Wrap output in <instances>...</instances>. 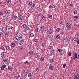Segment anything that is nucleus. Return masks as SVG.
Masks as SVG:
<instances>
[{"label": "nucleus", "mask_w": 79, "mask_h": 79, "mask_svg": "<svg viewBox=\"0 0 79 79\" xmlns=\"http://www.w3.org/2000/svg\"><path fill=\"white\" fill-rule=\"evenodd\" d=\"M23 35L21 33H17L15 35V39L17 40H20L22 39Z\"/></svg>", "instance_id": "nucleus-1"}, {"label": "nucleus", "mask_w": 79, "mask_h": 79, "mask_svg": "<svg viewBox=\"0 0 79 79\" xmlns=\"http://www.w3.org/2000/svg\"><path fill=\"white\" fill-rule=\"evenodd\" d=\"M66 27H68V29H69L71 27V25L70 23H68L66 24Z\"/></svg>", "instance_id": "nucleus-2"}, {"label": "nucleus", "mask_w": 79, "mask_h": 79, "mask_svg": "<svg viewBox=\"0 0 79 79\" xmlns=\"http://www.w3.org/2000/svg\"><path fill=\"white\" fill-rule=\"evenodd\" d=\"M73 57H74L73 59H74L75 60L77 58V54L76 52H75L74 54Z\"/></svg>", "instance_id": "nucleus-3"}, {"label": "nucleus", "mask_w": 79, "mask_h": 79, "mask_svg": "<svg viewBox=\"0 0 79 79\" xmlns=\"http://www.w3.org/2000/svg\"><path fill=\"white\" fill-rule=\"evenodd\" d=\"M49 69L50 70H53V64H51L49 67Z\"/></svg>", "instance_id": "nucleus-4"}, {"label": "nucleus", "mask_w": 79, "mask_h": 79, "mask_svg": "<svg viewBox=\"0 0 79 79\" xmlns=\"http://www.w3.org/2000/svg\"><path fill=\"white\" fill-rule=\"evenodd\" d=\"M51 55H55V51L54 50H52L51 51Z\"/></svg>", "instance_id": "nucleus-5"}, {"label": "nucleus", "mask_w": 79, "mask_h": 79, "mask_svg": "<svg viewBox=\"0 0 79 79\" xmlns=\"http://www.w3.org/2000/svg\"><path fill=\"white\" fill-rule=\"evenodd\" d=\"M14 16V20H16L17 19H18V17H17V16H16V14L15 13L13 15Z\"/></svg>", "instance_id": "nucleus-6"}, {"label": "nucleus", "mask_w": 79, "mask_h": 79, "mask_svg": "<svg viewBox=\"0 0 79 79\" xmlns=\"http://www.w3.org/2000/svg\"><path fill=\"white\" fill-rule=\"evenodd\" d=\"M53 39V35H52L50 37L49 39L50 40V41H52Z\"/></svg>", "instance_id": "nucleus-7"}, {"label": "nucleus", "mask_w": 79, "mask_h": 79, "mask_svg": "<svg viewBox=\"0 0 79 79\" xmlns=\"http://www.w3.org/2000/svg\"><path fill=\"white\" fill-rule=\"evenodd\" d=\"M39 61H41V62H44V57H41L40 58Z\"/></svg>", "instance_id": "nucleus-8"}, {"label": "nucleus", "mask_w": 79, "mask_h": 79, "mask_svg": "<svg viewBox=\"0 0 79 79\" xmlns=\"http://www.w3.org/2000/svg\"><path fill=\"white\" fill-rule=\"evenodd\" d=\"M24 39H22L20 41L19 44L20 45H22L23 43H24Z\"/></svg>", "instance_id": "nucleus-9"}, {"label": "nucleus", "mask_w": 79, "mask_h": 79, "mask_svg": "<svg viewBox=\"0 0 79 79\" xmlns=\"http://www.w3.org/2000/svg\"><path fill=\"white\" fill-rule=\"evenodd\" d=\"M35 56L36 58H37L39 57V54L38 53H35Z\"/></svg>", "instance_id": "nucleus-10"}, {"label": "nucleus", "mask_w": 79, "mask_h": 79, "mask_svg": "<svg viewBox=\"0 0 79 79\" xmlns=\"http://www.w3.org/2000/svg\"><path fill=\"white\" fill-rule=\"evenodd\" d=\"M13 26L12 25H9L8 26V29H12L13 28Z\"/></svg>", "instance_id": "nucleus-11"}, {"label": "nucleus", "mask_w": 79, "mask_h": 79, "mask_svg": "<svg viewBox=\"0 0 79 79\" xmlns=\"http://www.w3.org/2000/svg\"><path fill=\"white\" fill-rule=\"evenodd\" d=\"M52 29L51 28H49V30L48 31V34L50 35L51 34H52Z\"/></svg>", "instance_id": "nucleus-12"}, {"label": "nucleus", "mask_w": 79, "mask_h": 79, "mask_svg": "<svg viewBox=\"0 0 79 79\" xmlns=\"http://www.w3.org/2000/svg\"><path fill=\"white\" fill-rule=\"evenodd\" d=\"M40 29H41L42 31H44V25L43 26L42 25L41 27H40Z\"/></svg>", "instance_id": "nucleus-13"}, {"label": "nucleus", "mask_w": 79, "mask_h": 79, "mask_svg": "<svg viewBox=\"0 0 79 79\" xmlns=\"http://www.w3.org/2000/svg\"><path fill=\"white\" fill-rule=\"evenodd\" d=\"M64 40L65 43L69 42V39L68 38H65L64 39Z\"/></svg>", "instance_id": "nucleus-14"}, {"label": "nucleus", "mask_w": 79, "mask_h": 79, "mask_svg": "<svg viewBox=\"0 0 79 79\" xmlns=\"http://www.w3.org/2000/svg\"><path fill=\"white\" fill-rule=\"evenodd\" d=\"M26 26H27V25L26 24H23L22 25V27L24 29H25V28H26Z\"/></svg>", "instance_id": "nucleus-15"}, {"label": "nucleus", "mask_w": 79, "mask_h": 79, "mask_svg": "<svg viewBox=\"0 0 79 79\" xmlns=\"http://www.w3.org/2000/svg\"><path fill=\"white\" fill-rule=\"evenodd\" d=\"M7 3L8 4H10L11 3V0H8L7 1Z\"/></svg>", "instance_id": "nucleus-16"}, {"label": "nucleus", "mask_w": 79, "mask_h": 79, "mask_svg": "<svg viewBox=\"0 0 79 79\" xmlns=\"http://www.w3.org/2000/svg\"><path fill=\"white\" fill-rule=\"evenodd\" d=\"M8 68L9 69L10 71H12V67L11 66H8Z\"/></svg>", "instance_id": "nucleus-17"}, {"label": "nucleus", "mask_w": 79, "mask_h": 79, "mask_svg": "<svg viewBox=\"0 0 79 79\" xmlns=\"http://www.w3.org/2000/svg\"><path fill=\"white\" fill-rule=\"evenodd\" d=\"M73 79H79L78 75L76 76Z\"/></svg>", "instance_id": "nucleus-18"}, {"label": "nucleus", "mask_w": 79, "mask_h": 79, "mask_svg": "<svg viewBox=\"0 0 79 79\" xmlns=\"http://www.w3.org/2000/svg\"><path fill=\"white\" fill-rule=\"evenodd\" d=\"M77 37H75L73 39V40L74 42H77Z\"/></svg>", "instance_id": "nucleus-19"}, {"label": "nucleus", "mask_w": 79, "mask_h": 79, "mask_svg": "<svg viewBox=\"0 0 79 79\" xmlns=\"http://www.w3.org/2000/svg\"><path fill=\"white\" fill-rule=\"evenodd\" d=\"M60 30H61L60 28H57L56 29V31H57V32H60Z\"/></svg>", "instance_id": "nucleus-20"}, {"label": "nucleus", "mask_w": 79, "mask_h": 79, "mask_svg": "<svg viewBox=\"0 0 79 79\" xmlns=\"http://www.w3.org/2000/svg\"><path fill=\"white\" fill-rule=\"evenodd\" d=\"M6 50H10V47L8 46H7L6 47Z\"/></svg>", "instance_id": "nucleus-21"}, {"label": "nucleus", "mask_w": 79, "mask_h": 79, "mask_svg": "<svg viewBox=\"0 0 79 79\" xmlns=\"http://www.w3.org/2000/svg\"><path fill=\"white\" fill-rule=\"evenodd\" d=\"M1 57H2V58L4 56V52H2L1 53Z\"/></svg>", "instance_id": "nucleus-22"}, {"label": "nucleus", "mask_w": 79, "mask_h": 79, "mask_svg": "<svg viewBox=\"0 0 79 79\" xmlns=\"http://www.w3.org/2000/svg\"><path fill=\"white\" fill-rule=\"evenodd\" d=\"M5 37H8L9 36V33L8 32H6L5 35Z\"/></svg>", "instance_id": "nucleus-23"}, {"label": "nucleus", "mask_w": 79, "mask_h": 79, "mask_svg": "<svg viewBox=\"0 0 79 79\" xmlns=\"http://www.w3.org/2000/svg\"><path fill=\"white\" fill-rule=\"evenodd\" d=\"M22 18H23V16L21 15H20L19 17V20H22Z\"/></svg>", "instance_id": "nucleus-24"}, {"label": "nucleus", "mask_w": 79, "mask_h": 79, "mask_svg": "<svg viewBox=\"0 0 79 79\" xmlns=\"http://www.w3.org/2000/svg\"><path fill=\"white\" fill-rule=\"evenodd\" d=\"M27 73H28V72H27V69H25L24 70L23 72V73H24V74Z\"/></svg>", "instance_id": "nucleus-25"}, {"label": "nucleus", "mask_w": 79, "mask_h": 79, "mask_svg": "<svg viewBox=\"0 0 79 79\" xmlns=\"http://www.w3.org/2000/svg\"><path fill=\"white\" fill-rule=\"evenodd\" d=\"M53 59H50L49 60V62L50 63H51L53 62Z\"/></svg>", "instance_id": "nucleus-26"}, {"label": "nucleus", "mask_w": 79, "mask_h": 79, "mask_svg": "<svg viewBox=\"0 0 79 79\" xmlns=\"http://www.w3.org/2000/svg\"><path fill=\"white\" fill-rule=\"evenodd\" d=\"M30 36L31 37H34V34L32 33H30Z\"/></svg>", "instance_id": "nucleus-27"}, {"label": "nucleus", "mask_w": 79, "mask_h": 79, "mask_svg": "<svg viewBox=\"0 0 79 79\" xmlns=\"http://www.w3.org/2000/svg\"><path fill=\"white\" fill-rule=\"evenodd\" d=\"M29 53L30 55H32V54H33V51H31L29 52Z\"/></svg>", "instance_id": "nucleus-28"}, {"label": "nucleus", "mask_w": 79, "mask_h": 79, "mask_svg": "<svg viewBox=\"0 0 79 79\" xmlns=\"http://www.w3.org/2000/svg\"><path fill=\"white\" fill-rule=\"evenodd\" d=\"M28 5H29V6H32V2H30Z\"/></svg>", "instance_id": "nucleus-29"}, {"label": "nucleus", "mask_w": 79, "mask_h": 79, "mask_svg": "<svg viewBox=\"0 0 79 79\" xmlns=\"http://www.w3.org/2000/svg\"><path fill=\"white\" fill-rule=\"evenodd\" d=\"M28 77H31V73H29L28 74Z\"/></svg>", "instance_id": "nucleus-30"}, {"label": "nucleus", "mask_w": 79, "mask_h": 79, "mask_svg": "<svg viewBox=\"0 0 79 79\" xmlns=\"http://www.w3.org/2000/svg\"><path fill=\"white\" fill-rule=\"evenodd\" d=\"M45 46H46V44L44 43L42 44V47H44Z\"/></svg>", "instance_id": "nucleus-31"}, {"label": "nucleus", "mask_w": 79, "mask_h": 79, "mask_svg": "<svg viewBox=\"0 0 79 79\" xmlns=\"http://www.w3.org/2000/svg\"><path fill=\"white\" fill-rule=\"evenodd\" d=\"M60 35H56V39H60Z\"/></svg>", "instance_id": "nucleus-32"}, {"label": "nucleus", "mask_w": 79, "mask_h": 79, "mask_svg": "<svg viewBox=\"0 0 79 79\" xmlns=\"http://www.w3.org/2000/svg\"><path fill=\"white\" fill-rule=\"evenodd\" d=\"M4 15V13L2 12V11H0V15L2 16V15Z\"/></svg>", "instance_id": "nucleus-33"}, {"label": "nucleus", "mask_w": 79, "mask_h": 79, "mask_svg": "<svg viewBox=\"0 0 79 79\" xmlns=\"http://www.w3.org/2000/svg\"><path fill=\"white\" fill-rule=\"evenodd\" d=\"M7 61H8V59H4V62H5V63H6Z\"/></svg>", "instance_id": "nucleus-34"}, {"label": "nucleus", "mask_w": 79, "mask_h": 79, "mask_svg": "<svg viewBox=\"0 0 79 79\" xmlns=\"http://www.w3.org/2000/svg\"><path fill=\"white\" fill-rule=\"evenodd\" d=\"M25 64H26L27 65H29V62L26 61L24 62Z\"/></svg>", "instance_id": "nucleus-35"}, {"label": "nucleus", "mask_w": 79, "mask_h": 79, "mask_svg": "<svg viewBox=\"0 0 79 79\" xmlns=\"http://www.w3.org/2000/svg\"><path fill=\"white\" fill-rule=\"evenodd\" d=\"M77 13V10H75L73 12L74 15H76Z\"/></svg>", "instance_id": "nucleus-36"}, {"label": "nucleus", "mask_w": 79, "mask_h": 79, "mask_svg": "<svg viewBox=\"0 0 79 79\" xmlns=\"http://www.w3.org/2000/svg\"><path fill=\"white\" fill-rule=\"evenodd\" d=\"M11 47H15V43H12L11 44Z\"/></svg>", "instance_id": "nucleus-37"}, {"label": "nucleus", "mask_w": 79, "mask_h": 79, "mask_svg": "<svg viewBox=\"0 0 79 79\" xmlns=\"http://www.w3.org/2000/svg\"><path fill=\"white\" fill-rule=\"evenodd\" d=\"M73 4H71L69 6V8H71L72 7H73Z\"/></svg>", "instance_id": "nucleus-38"}, {"label": "nucleus", "mask_w": 79, "mask_h": 79, "mask_svg": "<svg viewBox=\"0 0 79 79\" xmlns=\"http://www.w3.org/2000/svg\"><path fill=\"white\" fill-rule=\"evenodd\" d=\"M26 30H27V31H29L30 30V28L28 27H27L26 28Z\"/></svg>", "instance_id": "nucleus-39"}, {"label": "nucleus", "mask_w": 79, "mask_h": 79, "mask_svg": "<svg viewBox=\"0 0 79 79\" xmlns=\"http://www.w3.org/2000/svg\"><path fill=\"white\" fill-rule=\"evenodd\" d=\"M5 69V68L3 67L2 66L1 67V71H3Z\"/></svg>", "instance_id": "nucleus-40"}, {"label": "nucleus", "mask_w": 79, "mask_h": 79, "mask_svg": "<svg viewBox=\"0 0 79 79\" xmlns=\"http://www.w3.org/2000/svg\"><path fill=\"white\" fill-rule=\"evenodd\" d=\"M49 18L50 19H52V15H50L49 16Z\"/></svg>", "instance_id": "nucleus-41"}, {"label": "nucleus", "mask_w": 79, "mask_h": 79, "mask_svg": "<svg viewBox=\"0 0 79 79\" xmlns=\"http://www.w3.org/2000/svg\"><path fill=\"white\" fill-rule=\"evenodd\" d=\"M52 46H51L49 47L48 48L49 50H50V49H52Z\"/></svg>", "instance_id": "nucleus-42"}, {"label": "nucleus", "mask_w": 79, "mask_h": 79, "mask_svg": "<svg viewBox=\"0 0 79 79\" xmlns=\"http://www.w3.org/2000/svg\"><path fill=\"white\" fill-rule=\"evenodd\" d=\"M7 13H8V14H10V10H7Z\"/></svg>", "instance_id": "nucleus-43"}, {"label": "nucleus", "mask_w": 79, "mask_h": 79, "mask_svg": "<svg viewBox=\"0 0 79 79\" xmlns=\"http://www.w3.org/2000/svg\"><path fill=\"white\" fill-rule=\"evenodd\" d=\"M66 64H64L63 65V68H64L66 67Z\"/></svg>", "instance_id": "nucleus-44"}, {"label": "nucleus", "mask_w": 79, "mask_h": 79, "mask_svg": "<svg viewBox=\"0 0 79 79\" xmlns=\"http://www.w3.org/2000/svg\"><path fill=\"white\" fill-rule=\"evenodd\" d=\"M38 28H36L35 29V31L36 32H38Z\"/></svg>", "instance_id": "nucleus-45"}, {"label": "nucleus", "mask_w": 79, "mask_h": 79, "mask_svg": "<svg viewBox=\"0 0 79 79\" xmlns=\"http://www.w3.org/2000/svg\"><path fill=\"white\" fill-rule=\"evenodd\" d=\"M52 8H56V5H54L52 6Z\"/></svg>", "instance_id": "nucleus-46"}, {"label": "nucleus", "mask_w": 79, "mask_h": 79, "mask_svg": "<svg viewBox=\"0 0 79 79\" xmlns=\"http://www.w3.org/2000/svg\"><path fill=\"white\" fill-rule=\"evenodd\" d=\"M35 5V3H33V4L32 5V7H34Z\"/></svg>", "instance_id": "nucleus-47"}, {"label": "nucleus", "mask_w": 79, "mask_h": 79, "mask_svg": "<svg viewBox=\"0 0 79 79\" xmlns=\"http://www.w3.org/2000/svg\"><path fill=\"white\" fill-rule=\"evenodd\" d=\"M38 69H39V67H36V68L35 69V71H37Z\"/></svg>", "instance_id": "nucleus-48"}, {"label": "nucleus", "mask_w": 79, "mask_h": 79, "mask_svg": "<svg viewBox=\"0 0 79 79\" xmlns=\"http://www.w3.org/2000/svg\"><path fill=\"white\" fill-rule=\"evenodd\" d=\"M19 48L20 50H23V48L22 46L20 47Z\"/></svg>", "instance_id": "nucleus-49"}, {"label": "nucleus", "mask_w": 79, "mask_h": 79, "mask_svg": "<svg viewBox=\"0 0 79 79\" xmlns=\"http://www.w3.org/2000/svg\"><path fill=\"white\" fill-rule=\"evenodd\" d=\"M3 31V28H0V32H2Z\"/></svg>", "instance_id": "nucleus-50"}, {"label": "nucleus", "mask_w": 79, "mask_h": 79, "mask_svg": "<svg viewBox=\"0 0 79 79\" xmlns=\"http://www.w3.org/2000/svg\"><path fill=\"white\" fill-rule=\"evenodd\" d=\"M62 51L63 52H66V50L64 48L62 49Z\"/></svg>", "instance_id": "nucleus-51"}, {"label": "nucleus", "mask_w": 79, "mask_h": 79, "mask_svg": "<svg viewBox=\"0 0 79 79\" xmlns=\"http://www.w3.org/2000/svg\"><path fill=\"white\" fill-rule=\"evenodd\" d=\"M28 47H29V48H31V44H28Z\"/></svg>", "instance_id": "nucleus-52"}, {"label": "nucleus", "mask_w": 79, "mask_h": 79, "mask_svg": "<svg viewBox=\"0 0 79 79\" xmlns=\"http://www.w3.org/2000/svg\"><path fill=\"white\" fill-rule=\"evenodd\" d=\"M34 42H35V43L37 42V39H35V40Z\"/></svg>", "instance_id": "nucleus-53"}, {"label": "nucleus", "mask_w": 79, "mask_h": 79, "mask_svg": "<svg viewBox=\"0 0 79 79\" xmlns=\"http://www.w3.org/2000/svg\"><path fill=\"white\" fill-rule=\"evenodd\" d=\"M2 66L3 67H4V68H6V65L3 64Z\"/></svg>", "instance_id": "nucleus-54"}, {"label": "nucleus", "mask_w": 79, "mask_h": 79, "mask_svg": "<svg viewBox=\"0 0 79 79\" xmlns=\"http://www.w3.org/2000/svg\"><path fill=\"white\" fill-rule=\"evenodd\" d=\"M42 18L43 19H45V16H42Z\"/></svg>", "instance_id": "nucleus-55"}, {"label": "nucleus", "mask_w": 79, "mask_h": 79, "mask_svg": "<svg viewBox=\"0 0 79 79\" xmlns=\"http://www.w3.org/2000/svg\"><path fill=\"white\" fill-rule=\"evenodd\" d=\"M52 8V6H50L49 7V10H50Z\"/></svg>", "instance_id": "nucleus-56"}, {"label": "nucleus", "mask_w": 79, "mask_h": 79, "mask_svg": "<svg viewBox=\"0 0 79 79\" xmlns=\"http://www.w3.org/2000/svg\"><path fill=\"white\" fill-rule=\"evenodd\" d=\"M2 34L3 35H5V32H4L3 31H2L1 32Z\"/></svg>", "instance_id": "nucleus-57"}, {"label": "nucleus", "mask_w": 79, "mask_h": 79, "mask_svg": "<svg viewBox=\"0 0 79 79\" xmlns=\"http://www.w3.org/2000/svg\"><path fill=\"white\" fill-rule=\"evenodd\" d=\"M74 18H75V19H77V15L75 16L74 17Z\"/></svg>", "instance_id": "nucleus-58"}, {"label": "nucleus", "mask_w": 79, "mask_h": 79, "mask_svg": "<svg viewBox=\"0 0 79 79\" xmlns=\"http://www.w3.org/2000/svg\"><path fill=\"white\" fill-rule=\"evenodd\" d=\"M71 52H69V56H71Z\"/></svg>", "instance_id": "nucleus-59"}, {"label": "nucleus", "mask_w": 79, "mask_h": 79, "mask_svg": "<svg viewBox=\"0 0 79 79\" xmlns=\"http://www.w3.org/2000/svg\"><path fill=\"white\" fill-rule=\"evenodd\" d=\"M7 14H8V13H7V11L6 12V11L5 12V15H7Z\"/></svg>", "instance_id": "nucleus-60"}, {"label": "nucleus", "mask_w": 79, "mask_h": 79, "mask_svg": "<svg viewBox=\"0 0 79 79\" xmlns=\"http://www.w3.org/2000/svg\"><path fill=\"white\" fill-rule=\"evenodd\" d=\"M22 47L23 48H25V45H23Z\"/></svg>", "instance_id": "nucleus-61"}, {"label": "nucleus", "mask_w": 79, "mask_h": 79, "mask_svg": "<svg viewBox=\"0 0 79 79\" xmlns=\"http://www.w3.org/2000/svg\"><path fill=\"white\" fill-rule=\"evenodd\" d=\"M77 59L78 60H79V55H78L77 56Z\"/></svg>", "instance_id": "nucleus-62"}, {"label": "nucleus", "mask_w": 79, "mask_h": 79, "mask_svg": "<svg viewBox=\"0 0 79 79\" xmlns=\"http://www.w3.org/2000/svg\"><path fill=\"white\" fill-rule=\"evenodd\" d=\"M77 44H79V40L77 41Z\"/></svg>", "instance_id": "nucleus-63"}, {"label": "nucleus", "mask_w": 79, "mask_h": 79, "mask_svg": "<svg viewBox=\"0 0 79 79\" xmlns=\"http://www.w3.org/2000/svg\"><path fill=\"white\" fill-rule=\"evenodd\" d=\"M78 19H77V20H78V21H79V16H78Z\"/></svg>", "instance_id": "nucleus-64"}]
</instances>
